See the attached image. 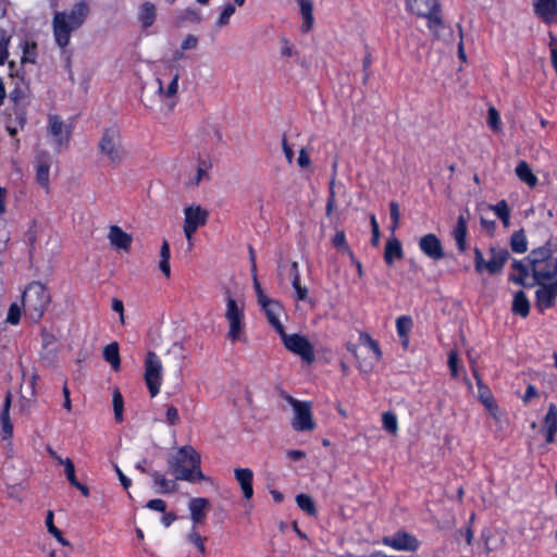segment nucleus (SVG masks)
<instances>
[{"instance_id":"f257e3e1","label":"nucleus","mask_w":557,"mask_h":557,"mask_svg":"<svg viewBox=\"0 0 557 557\" xmlns=\"http://www.w3.org/2000/svg\"><path fill=\"white\" fill-rule=\"evenodd\" d=\"M553 255L550 245H544L530 252L533 284L539 285L535 304L541 312L554 307L557 298V257Z\"/></svg>"},{"instance_id":"f03ea898","label":"nucleus","mask_w":557,"mask_h":557,"mask_svg":"<svg viewBox=\"0 0 557 557\" xmlns=\"http://www.w3.org/2000/svg\"><path fill=\"white\" fill-rule=\"evenodd\" d=\"M90 9L87 2H76L70 10L55 12L51 26L57 46L66 52L65 49L71 42L72 33L83 26L89 15Z\"/></svg>"},{"instance_id":"7ed1b4c3","label":"nucleus","mask_w":557,"mask_h":557,"mask_svg":"<svg viewBox=\"0 0 557 557\" xmlns=\"http://www.w3.org/2000/svg\"><path fill=\"white\" fill-rule=\"evenodd\" d=\"M201 457L193 446H182L168 460L169 472L176 480L195 482L205 480L200 469Z\"/></svg>"},{"instance_id":"20e7f679","label":"nucleus","mask_w":557,"mask_h":557,"mask_svg":"<svg viewBox=\"0 0 557 557\" xmlns=\"http://www.w3.org/2000/svg\"><path fill=\"white\" fill-rule=\"evenodd\" d=\"M228 325L226 337L232 342H246V315L245 301L240 298H234L226 293V309L224 313Z\"/></svg>"},{"instance_id":"39448f33","label":"nucleus","mask_w":557,"mask_h":557,"mask_svg":"<svg viewBox=\"0 0 557 557\" xmlns=\"http://www.w3.org/2000/svg\"><path fill=\"white\" fill-rule=\"evenodd\" d=\"M22 299L26 314L35 322L41 319L51 300L40 282H32L24 290Z\"/></svg>"},{"instance_id":"423d86ee","label":"nucleus","mask_w":557,"mask_h":557,"mask_svg":"<svg viewBox=\"0 0 557 557\" xmlns=\"http://www.w3.org/2000/svg\"><path fill=\"white\" fill-rule=\"evenodd\" d=\"M407 10L417 16L428 20V27L434 35H438L444 27L440 15V4L437 0H406Z\"/></svg>"},{"instance_id":"0eeeda50","label":"nucleus","mask_w":557,"mask_h":557,"mask_svg":"<svg viewBox=\"0 0 557 557\" xmlns=\"http://www.w3.org/2000/svg\"><path fill=\"white\" fill-rule=\"evenodd\" d=\"M488 256L490 259L485 261L482 251L479 248L474 249L475 271L478 273L487 271L492 275L500 273L509 258L508 250L502 247H491L488 249Z\"/></svg>"},{"instance_id":"6e6552de","label":"nucleus","mask_w":557,"mask_h":557,"mask_svg":"<svg viewBox=\"0 0 557 557\" xmlns=\"http://www.w3.org/2000/svg\"><path fill=\"white\" fill-rule=\"evenodd\" d=\"M98 146L101 154L112 164L117 165L123 161L125 151L121 144L120 132L115 126L104 129Z\"/></svg>"},{"instance_id":"1a4fd4ad","label":"nucleus","mask_w":557,"mask_h":557,"mask_svg":"<svg viewBox=\"0 0 557 557\" xmlns=\"http://www.w3.org/2000/svg\"><path fill=\"white\" fill-rule=\"evenodd\" d=\"M144 376L150 396H157L163 381V364L154 351H148L146 355Z\"/></svg>"},{"instance_id":"9d476101","label":"nucleus","mask_w":557,"mask_h":557,"mask_svg":"<svg viewBox=\"0 0 557 557\" xmlns=\"http://www.w3.org/2000/svg\"><path fill=\"white\" fill-rule=\"evenodd\" d=\"M285 399L293 407L294 419L292 426L296 431H311L314 429V422L312 420L311 406L307 401H300L292 396H286Z\"/></svg>"},{"instance_id":"9b49d317","label":"nucleus","mask_w":557,"mask_h":557,"mask_svg":"<svg viewBox=\"0 0 557 557\" xmlns=\"http://www.w3.org/2000/svg\"><path fill=\"white\" fill-rule=\"evenodd\" d=\"M72 129L58 115L48 116L47 135L50 144L58 150L67 146L71 138Z\"/></svg>"},{"instance_id":"f8f14e48","label":"nucleus","mask_w":557,"mask_h":557,"mask_svg":"<svg viewBox=\"0 0 557 557\" xmlns=\"http://www.w3.org/2000/svg\"><path fill=\"white\" fill-rule=\"evenodd\" d=\"M208 211L200 206H189L184 209V234L188 240L189 248L193 246V235L198 227L205 225L208 220Z\"/></svg>"},{"instance_id":"ddd939ff","label":"nucleus","mask_w":557,"mask_h":557,"mask_svg":"<svg viewBox=\"0 0 557 557\" xmlns=\"http://www.w3.org/2000/svg\"><path fill=\"white\" fill-rule=\"evenodd\" d=\"M282 337L284 346L292 351L301 357V359L307 363H312L314 361V351L310 342L301 335L298 334H286L278 333Z\"/></svg>"},{"instance_id":"4468645a","label":"nucleus","mask_w":557,"mask_h":557,"mask_svg":"<svg viewBox=\"0 0 557 557\" xmlns=\"http://www.w3.org/2000/svg\"><path fill=\"white\" fill-rule=\"evenodd\" d=\"M382 543L395 550L414 552L419 547L416 536L407 532H397L391 536H384Z\"/></svg>"},{"instance_id":"2eb2a0df","label":"nucleus","mask_w":557,"mask_h":557,"mask_svg":"<svg viewBox=\"0 0 557 557\" xmlns=\"http://www.w3.org/2000/svg\"><path fill=\"white\" fill-rule=\"evenodd\" d=\"M419 248L426 257L434 261H438L444 257L442 243L435 234L423 235L419 239Z\"/></svg>"},{"instance_id":"dca6fc26","label":"nucleus","mask_w":557,"mask_h":557,"mask_svg":"<svg viewBox=\"0 0 557 557\" xmlns=\"http://www.w3.org/2000/svg\"><path fill=\"white\" fill-rule=\"evenodd\" d=\"M178 79H180V73L171 72V79L165 85L162 78H157L158 82V92L162 99L168 100L166 106L169 110H173L175 107V98L178 91Z\"/></svg>"},{"instance_id":"f3484780","label":"nucleus","mask_w":557,"mask_h":557,"mask_svg":"<svg viewBox=\"0 0 557 557\" xmlns=\"http://www.w3.org/2000/svg\"><path fill=\"white\" fill-rule=\"evenodd\" d=\"M512 273L509 275V281L521 286H533V283H528V278L531 272L530 253L522 260H513L511 263Z\"/></svg>"},{"instance_id":"a211bd4d","label":"nucleus","mask_w":557,"mask_h":557,"mask_svg":"<svg viewBox=\"0 0 557 557\" xmlns=\"http://www.w3.org/2000/svg\"><path fill=\"white\" fill-rule=\"evenodd\" d=\"M534 12L545 23L557 22V0H533Z\"/></svg>"},{"instance_id":"6ab92c4d","label":"nucleus","mask_w":557,"mask_h":557,"mask_svg":"<svg viewBox=\"0 0 557 557\" xmlns=\"http://www.w3.org/2000/svg\"><path fill=\"white\" fill-rule=\"evenodd\" d=\"M259 305L264 310L271 325L277 331V333H283L284 327L280 321V315L282 313L281 305L270 298L265 299V301H261Z\"/></svg>"},{"instance_id":"aec40b11","label":"nucleus","mask_w":557,"mask_h":557,"mask_svg":"<svg viewBox=\"0 0 557 557\" xmlns=\"http://www.w3.org/2000/svg\"><path fill=\"white\" fill-rule=\"evenodd\" d=\"M51 164L52 159L48 153H42L38 156L35 162L36 181L41 187L46 189L49 187V171Z\"/></svg>"},{"instance_id":"412c9836","label":"nucleus","mask_w":557,"mask_h":557,"mask_svg":"<svg viewBox=\"0 0 557 557\" xmlns=\"http://www.w3.org/2000/svg\"><path fill=\"white\" fill-rule=\"evenodd\" d=\"M209 506V500L203 497H195L189 500L188 508L190 511V519L195 527L196 524H201L205 522L206 511Z\"/></svg>"},{"instance_id":"4be33fe9","label":"nucleus","mask_w":557,"mask_h":557,"mask_svg":"<svg viewBox=\"0 0 557 557\" xmlns=\"http://www.w3.org/2000/svg\"><path fill=\"white\" fill-rule=\"evenodd\" d=\"M542 431L545 434L547 443H553L557 433V407L555 404L548 406V410L543 421Z\"/></svg>"},{"instance_id":"5701e85b","label":"nucleus","mask_w":557,"mask_h":557,"mask_svg":"<svg viewBox=\"0 0 557 557\" xmlns=\"http://www.w3.org/2000/svg\"><path fill=\"white\" fill-rule=\"evenodd\" d=\"M235 479L240 485L244 497L249 499L253 495L252 479L253 472L249 468H237L234 470Z\"/></svg>"},{"instance_id":"b1692460","label":"nucleus","mask_w":557,"mask_h":557,"mask_svg":"<svg viewBox=\"0 0 557 557\" xmlns=\"http://www.w3.org/2000/svg\"><path fill=\"white\" fill-rule=\"evenodd\" d=\"M108 238L110 244L119 249L128 250L132 245V236L117 225H112L110 227Z\"/></svg>"},{"instance_id":"393cba45","label":"nucleus","mask_w":557,"mask_h":557,"mask_svg":"<svg viewBox=\"0 0 557 557\" xmlns=\"http://www.w3.org/2000/svg\"><path fill=\"white\" fill-rule=\"evenodd\" d=\"M403 258V248L400 242L393 237L386 242L384 250V260L388 265H392L396 259Z\"/></svg>"},{"instance_id":"a878e982","label":"nucleus","mask_w":557,"mask_h":557,"mask_svg":"<svg viewBox=\"0 0 557 557\" xmlns=\"http://www.w3.org/2000/svg\"><path fill=\"white\" fill-rule=\"evenodd\" d=\"M156 20V7L151 2H144L139 7L138 11V21L141 24L143 28H149L152 26Z\"/></svg>"},{"instance_id":"bb28decb","label":"nucleus","mask_w":557,"mask_h":557,"mask_svg":"<svg viewBox=\"0 0 557 557\" xmlns=\"http://www.w3.org/2000/svg\"><path fill=\"white\" fill-rule=\"evenodd\" d=\"M300 7V13L302 16L301 30L308 33L313 26V5L311 0H296Z\"/></svg>"},{"instance_id":"cd10ccee","label":"nucleus","mask_w":557,"mask_h":557,"mask_svg":"<svg viewBox=\"0 0 557 557\" xmlns=\"http://www.w3.org/2000/svg\"><path fill=\"white\" fill-rule=\"evenodd\" d=\"M453 236L458 249L460 251H465L467 249V222L463 215L458 216L457 224L453 231Z\"/></svg>"},{"instance_id":"c85d7f7f","label":"nucleus","mask_w":557,"mask_h":557,"mask_svg":"<svg viewBox=\"0 0 557 557\" xmlns=\"http://www.w3.org/2000/svg\"><path fill=\"white\" fill-rule=\"evenodd\" d=\"M512 312L522 318L529 315L530 302L524 292L519 290L515 294L512 300Z\"/></svg>"},{"instance_id":"c756f323","label":"nucleus","mask_w":557,"mask_h":557,"mask_svg":"<svg viewBox=\"0 0 557 557\" xmlns=\"http://www.w3.org/2000/svg\"><path fill=\"white\" fill-rule=\"evenodd\" d=\"M516 174L520 181L528 186L534 187L537 184V177L525 161H520L516 166Z\"/></svg>"},{"instance_id":"7c9ffc66","label":"nucleus","mask_w":557,"mask_h":557,"mask_svg":"<svg viewBox=\"0 0 557 557\" xmlns=\"http://www.w3.org/2000/svg\"><path fill=\"white\" fill-rule=\"evenodd\" d=\"M103 358L109 362L113 370L117 371L121 366L119 345L113 342L103 348Z\"/></svg>"},{"instance_id":"2f4dec72","label":"nucleus","mask_w":557,"mask_h":557,"mask_svg":"<svg viewBox=\"0 0 557 557\" xmlns=\"http://www.w3.org/2000/svg\"><path fill=\"white\" fill-rule=\"evenodd\" d=\"M153 483L159 486V492L162 494L173 493L176 491V483L174 481L168 480L163 474L154 471L151 473Z\"/></svg>"},{"instance_id":"473e14b6","label":"nucleus","mask_w":557,"mask_h":557,"mask_svg":"<svg viewBox=\"0 0 557 557\" xmlns=\"http://www.w3.org/2000/svg\"><path fill=\"white\" fill-rule=\"evenodd\" d=\"M170 257V244L168 240H163L160 248L159 269L166 277L171 275Z\"/></svg>"},{"instance_id":"72a5a7b5","label":"nucleus","mask_w":557,"mask_h":557,"mask_svg":"<svg viewBox=\"0 0 557 557\" xmlns=\"http://www.w3.org/2000/svg\"><path fill=\"white\" fill-rule=\"evenodd\" d=\"M412 327V319L408 315H400L396 320V329L400 338L404 339V345L408 343V334Z\"/></svg>"},{"instance_id":"f704fd0d","label":"nucleus","mask_w":557,"mask_h":557,"mask_svg":"<svg viewBox=\"0 0 557 557\" xmlns=\"http://www.w3.org/2000/svg\"><path fill=\"white\" fill-rule=\"evenodd\" d=\"M488 209H491L492 211H494V213L500 219V221L503 222L504 226H508L509 225V221H510V210L508 208V205L505 200H500L499 202H497L496 205H491L488 206Z\"/></svg>"},{"instance_id":"c9c22d12","label":"nucleus","mask_w":557,"mask_h":557,"mask_svg":"<svg viewBox=\"0 0 557 557\" xmlns=\"http://www.w3.org/2000/svg\"><path fill=\"white\" fill-rule=\"evenodd\" d=\"M296 503L298 507L308 513L309 516H315L317 515V508L313 503V499L307 495V494H299L296 496Z\"/></svg>"},{"instance_id":"e433bc0d","label":"nucleus","mask_w":557,"mask_h":557,"mask_svg":"<svg viewBox=\"0 0 557 557\" xmlns=\"http://www.w3.org/2000/svg\"><path fill=\"white\" fill-rule=\"evenodd\" d=\"M511 249L515 252L523 253L528 250V242L523 232H515L510 240Z\"/></svg>"},{"instance_id":"4c0bfd02","label":"nucleus","mask_w":557,"mask_h":557,"mask_svg":"<svg viewBox=\"0 0 557 557\" xmlns=\"http://www.w3.org/2000/svg\"><path fill=\"white\" fill-rule=\"evenodd\" d=\"M359 341L362 345L367 346L374 355L375 361H380L382 357L381 349L376 341H374L369 334L361 333Z\"/></svg>"},{"instance_id":"58836bf2","label":"nucleus","mask_w":557,"mask_h":557,"mask_svg":"<svg viewBox=\"0 0 557 557\" xmlns=\"http://www.w3.org/2000/svg\"><path fill=\"white\" fill-rule=\"evenodd\" d=\"M187 541L193 544L200 554L206 553V537L201 536L199 532L196 530V527L193 525L190 532L187 534Z\"/></svg>"},{"instance_id":"ea45409f","label":"nucleus","mask_w":557,"mask_h":557,"mask_svg":"<svg viewBox=\"0 0 557 557\" xmlns=\"http://www.w3.org/2000/svg\"><path fill=\"white\" fill-rule=\"evenodd\" d=\"M11 41V35L3 28H0V65L4 64L9 57V45Z\"/></svg>"},{"instance_id":"a19ab883","label":"nucleus","mask_w":557,"mask_h":557,"mask_svg":"<svg viewBox=\"0 0 557 557\" xmlns=\"http://www.w3.org/2000/svg\"><path fill=\"white\" fill-rule=\"evenodd\" d=\"M383 428L391 434L396 435L398 432V420L393 412H384L382 416Z\"/></svg>"},{"instance_id":"79ce46f5","label":"nucleus","mask_w":557,"mask_h":557,"mask_svg":"<svg viewBox=\"0 0 557 557\" xmlns=\"http://www.w3.org/2000/svg\"><path fill=\"white\" fill-rule=\"evenodd\" d=\"M234 13H235V5L232 3L225 4L219 18L216 20V26L223 27V26L227 25Z\"/></svg>"},{"instance_id":"37998d69","label":"nucleus","mask_w":557,"mask_h":557,"mask_svg":"<svg viewBox=\"0 0 557 557\" xmlns=\"http://www.w3.org/2000/svg\"><path fill=\"white\" fill-rule=\"evenodd\" d=\"M487 124L495 132H498L502 128L499 113L494 107H490L487 110Z\"/></svg>"},{"instance_id":"c03bdc74","label":"nucleus","mask_w":557,"mask_h":557,"mask_svg":"<svg viewBox=\"0 0 557 557\" xmlns=\"http://www.w3.org/2000/svg\"><path fill=\"white\" fill-rule=\"evenodd\" d=\"M113 410L116 421L123 420V396L120 391L115 389L113 393Z\"/></svg>"},{"instance_id":"a18cd8bd","label":"nucleus","mask_w":557,"mask_h":557,"mask_svg":"<svg viewBox=\"0 0 557 557\" xmlns=\"http://www.w3.org/2000/svg\"><path fill=\"white\" fill-rule=\"evenodd\" d=\"M1 437L3 441L11 437L13 432V426L10 421V416H7L5 413H1Z\"/></svg>"},{"instance_id":"49530a36","label":"nucleus","mask_w":557,"mask_h":557,"mask_svg":"<svg viewBox=\"0 0 557 557\" xmlns=\"http://www.w3.org/2000/svg\"><path fill=\"white\" fill-rule=\"evenodd\" d=\"M62 465L64 466L65 475L71 485L77 484V480L75 476V467L73 461L70 458H65L64 461H62Z\"/></svg>"},{"instance_id":"de8ad7c7","label":"nucleus","mask_w":557,"mask_h":557,"mask_svg":"<svg viewBox=\"0 0 557 557\" xmlns=\"http://www.w3.org/2000/svg\"><path fill=\"white\" fill-rule=\"evenodd\" d=\"M21 319V308L17 304H12L9 308V312L7 315V322L16 325Z\"/></svg>"},{"instance_id":"09e8293b","label":"nucleus","mask_w":557,"mask_h":557,"mask_svg":"<svg viewBox=\"0 0 557 557\" xmlns=\"http://www.w3.org/2000/svg\"><path fill=\"white\" fill-rule=\"evenodd\" d=\"M333 245L342 251H348V245L346 243V236L344 231H337L333 237Z\"/></svg>"},{"instance_id":"8fccbe9b","label":"nucleus","mask_w":557,"mask_h":557,"mask_svg":"<svg viewBox=\"0 0 557 557\" xmlns=\"http://www.w3.org/2000/svg\"><path fill=\"white\" fill-rule=\"evenodd\" d=\"M389 215H391V219H392V228H396L398 226V223H399V219H400V211H399V206L396 201H392L389 203Z\"/></svg>"},{"instance_id":"3c124183","label":"nucleus","mask_w":557,"mask_h":557,"mask_svg":"<svg viewBox=\"0 0 557 557\" xmlns=\"http://www.w3.org/2000/svg\"><path fill=\"white\" fill-rule=\"evenodd\" d=\"M370 223H371V231H372L371 243H372L373 246H377L379 245V240H380V228H379V224H377V221H376L374 214H372L370 216Z\"/></svg>"},{"instance_id":"603ef678","label":"nucleus","mask_w":557,"mask_h":557,"mask_svg":"<svg viewBox=\"0 0 557 557\" xmlns=\"http://www.w3.org/2000/svg\"><path fill=\"white\" fill-rule=\"evenodd\" d=\"M198 45V38L195 35H187L181 44L182 50L195 49Z\"/></svg>"},{"instance_id":"864d4df0","label":"nucleus","mask_w":557,"mask_h":557,"mask_svg":"<svg viewBox=\"0 0 557 557\" xmlns=\"http://www.w3.org/2000/svg\"><path fill=\"white\" fill-rule=\"evenodd\" d=\"M166 422L171 425L176 424L180 421L178 411L175 407L170 406L165 411Z\"/></svg>"},{"instance_id":"5fc2aeb1","label":"nucleus","mask_w":557,"mask_h":557,"mask_svg":"<svg viewBox=\"0 0 557 557\" xmlns=\"http://www.w3.org/2000/svg\"><path fill=\"white\" fill-rule=\"evenodd\" d=\"M146 507L151 510H156V511H160V512H164L166 509L165 502L162 499H159V498L150 499L147 503Z\"/></svg>"},{"instance_id":"6e6d98bb","label":"nucleus","mask_w":557,"mask_h":557,"mask_svg":"<svg viewBox=\"0 0 557 557\" xmlns=\"http://www.w3.org/2000/svg\"><path fill=\"white\" fill-rule=\"evenodd\" d=\"M457 363H458L457 354L455 351H450V354L448 356V367L450 369L451 375L455 377L458 375Z\"/></svg>"},{"instance_id":"4d7b16f0","label":"nucleus","mask_w":557,"mask_h":557,"mask_svg":"<svg viewBox=\"0 0 557 557\" xmlns=\"http://www.w3.org/2000/svg\"><path fill=\"white\" fill-rule=\"evenodd\" d=\"M297 163L300 168H304V169L308 168L310 165L311 160H310V157H309L308 152L306 151V149H301L299 151Z\"/></svg>"},{"instance_id":"13d9d810","label":"nucleus","mask_w":557,"mask_h":557,"mask_svg":"<svg viewBox=\"0 0 557 557\" xmlns=\"http://www.w3.org/2000/svg\"><path fill=\"white\" fill-rule=\"evenodd\" d=\"M281 53L284 57H292L294 54V46L286 38H282Z\"/></svg>"},{"instance_id":"bf43d9fd","label":"nucleus","mask_w":557,"mask_h":557,"mask_svg":"<svg viewBox=\"0 0 557 557\" xmlns=\"http://www.w3.org/2000/svg\"><path fill=\"white\" fill-rule=\"evenodd\" d=\"M333 185H334V183L332 182L331 186H330V195H329V199H327V203H326V214L327 215H331V213L334 209V205H335V191H334Z\"/></svg>"},{"instance_id":"052dcab7","label":"nucleus","mask_w":557,"mask_h":557,"mask_svg":"<svg viewBox=\"0 0 557 557\" xmlns=\"http://www.w3.org/2000/svg\"><path fill=\"white\" fill-rule=\"evenodd\" d=\"M114 470L119 476V480L124 488H128L132 484V481L122 472L117 465L114 466Z\"/></svg>"},{"instance_id":"680f3d73","label":"nucleus","mask_w":557,"mask_h":557,"mask_svg":"<svg viewBox=\"0 0 557 557\" xmlns=\"http://www.w3.org/2000/svg\"><path fill=\"white\" fill-rule=\"evenodd\" d=\"M49 533H50V534H52V535L55 537V540H57L61 545H63V546L67 547V548H69V550H71V544H70V542L63 537V535H62L61 531H60L58 528H55L54 530L50 531Z\"/></svg>"},{"instance_id":"e2e57ef3","label":"nucleus","mask_w":557,"mask_h":557,"mask_svg":"<svg viewBox=\"0 0 557 557\" xmlns=\"http://www.w3.org/2000/svg\"><path fill=\"white\" fill-rule=\"evenodd\" d=\"M112 309L115 311V312H119L120 313V320L122 323H124V305L122 302V300L117 299V298H114L112 300Z\"/></svg>"},{"instance_id":"0e129e2a","label":"nucleus","mask_w":557,"mask_h":557,"mask_svg":"<svg viewBox=\"0 0 557 557\" xmlns=\"http://www.w3.org/2000/svg\"><path fill=\"white\" fill-rule=\"evenodd\" d=\"M294 289L297 295V300L305 301L308 299V288L306 286L298 285V286H295Z\"/></svg>"},{"instance_id":"69168bd1","label":"nucleus","mask_w":557,"mask_h":557,"mask_svg":"<svg viewBox=\"0 0 557 557\" xmlns=\"http://www.w3.org/2000/svg\"><path fill=\"white\" fill-rule=\"evenodd\" d=\"M282 146H283V151L286 157V160L290 164L294 159V152H293V149L288 146L285 137L282 140Z\"/></svg>"},{"instance_id":"338daca9","label":"nucleus","mask_w":557,"mask_h":557,"mask_svg":"<svg viewBox=\"0 0 557 557\" xmlns=\"http://www.w3.org/2000/svg\"><path fill=\"white\" fill-rule=\"evenodd\" d=\"M62 393H63V396H64L63 408L66 409L67 411H71L72 403H71V399H70V389H69V387L66 385L63 386Z\"/></svg>"},{"instance_id":"774afa93","label":"nucleus","mask_w":557,"mask_h":557,"mask_svg":"<svg viewBox=\"0 0 557 557\" xmlns=\"http://www.w3.org/2000/svg\"><path fill=\"white\" fill-rule=\"evenodd\" d=\"M537 395V392L533 385H529L527 387L525 394L523 396V403L527 404L530 401L531 398L535 397Z\"/></svg>"}]
</instances>
